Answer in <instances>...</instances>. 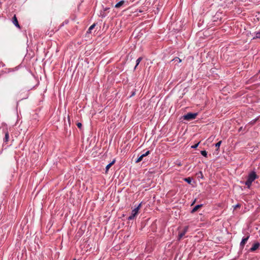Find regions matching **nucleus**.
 Returning <instances> with one entry per match:
<instances>
[{
	"label": "nucleus",
	"instance_id": "nucleus-1",
	"mask_svg": "<svg viewBox=\"0 0 260 260\" xmlns=\"http://www.w3.org/2000/svg\"><path fill=\"white\" fill-rule=\"evenodd\" d=\"M257 178H258V176L254 171H252L248 174L247 179L245 182V184L248 188H250L252 183Z\"/></svg>",
	"mask_w": 260,
	"mask_h": 260
},
{
	"label": "nucleus",
	"instance_id": "nucleus-2",
	"mask_svg": "<svg viewBox=\"0 0 260 260\" xmlns=\"http://www.w3.org/2000/svg\"><path fill=\"white\" fill-rule=\"evenodd\" d=\"M141 203L139 204L137 207H136L134 209L132 210L131 215L127 217V219L128 220H132L135 218V217L138 214L139 210L141 207Z\"/></svg>",
	"mask_w": 260,
	"mask_h": 260
},
{
	"label": "nucleus",
	"instance_id": "nucleus-3",
	"mask_svg": "<svg viewBox=\"0 0 260 260\" xmlns=\"http://www.w3.org/2000/svg\"><path fill=\"white\" fill-rule=\"evenodd\" d=\"M198 115L197 113H188L186 114L183 115V119L186 120H190L194 119Z\"/></svg>",
	"mask_w": 260,
	"mask_h": 260
},
{
	"label": "nucleus",
	"instance_id": "nucleus-4",
	"mask_svg": "<svg viewBox=\"0 0 260 260\" xmlns=\"http://www.w3.org/2000/svg\"><path fill=\"white\" fill-rule=\"evenodd\" d=\"M188 226H186L184 228L183 230L179 233L178 239V240H180L182 237L185 235V234L187 232L188 230Z\"/></svg>",
	"mask_w": 260,
	"mask_h": 260
},
{
	"label": "nucleus",
	"instance_id": "nucleus-5",
	"mask_svg": "<svg viewBox=\"0 0 260 260\" xmlns=\"http://www.w3.org/2000/svg\"><path fill=\"white\" fill-rule=\"evenodd\" d=\"M12 22L13 23V24L18 28L20 29L21 26H20L17 18L16 17V15H14V16L13 17L12 19Z\"/></svg>",
	"mask_w": 260,
	"mask_h": 260
},
{
	"label": "nucleus",
	"instance_id": "nucleus-6",
	"mask_svg": "<svg viewBox=\"0 0 260 260\" xmlns=\"http://www.w3.org/2000/svg\"><path fill=\"white\" fill-rule=\"evenodd\" d=\"M259 246H260V244L258 242H256L254 243L253 244V245L252 246V247L250 248L249 251L253 252V251H255L256 249H257Z\"/></svg>",
	"mask_w": 260,
	"mask_h": 260
},
{
	"label": "nucleus",
	"instance_id": "nucleus-7",
	"mask_svg": "<svg viewBox=\"0 0 260 260\" xmlns=\"http://www.w3.org/2000/svg\"><path fill=\"white\" fill-rule=\"evenodd\" d=\"M249 238V236H248L246 237H243L240 243V246L241 247V248H243L245 243L247 242V241H248V239Z\"/></svg>",
	"mask_w": 260,
	"mask_h": 260
},
{
	"label": "nucleus",
	"instance_id": "nucleus-8",
	"mask_svg": "<svg viewBox=\"0 0 260 260\" xmlns=\"http://www.w3.org/2000/svg\"><path fill=\"white\" fill-rule=\"evenodd\" d=\"M9 135L8 132L5 133V138L4 139V142L5 143H7L9 141Z\"/></svg>",
	"mask_w": 260,
	"mask_h": 260
},
{
	"label": "nucleus",
	"instance_id": "nucleus-9",
	"mask_svg": "<svg viewBox=\"0 0 260 260\" xmlns=\"http://www.w3.org/2000/svg\"><path fill=\"white\" fill-rule=\"evenodd\" d=\"M115 160H113L112 162L109 163L106 167V172H107L109 168L115 163Z\"/></svg>",
	"mask_w": 260,
	"mask_h": 260
},
{
	"label": "nucleus",
	"instance_id": "nucleus-10",
	"mask_svg": "<svg viewBox=\"0 0 260 260\" xmlns=\"http://www.w3.org/2000/svg\"><path fill=\"white\" fill-rule=\"evenodd\" d=\"M202 206V204L197 205H196L191 210V213L195 212L198 210L199 208Z\"/></svg>",
	"mask_w": 260,
	"mask_h": 260
},
{
	"label": "nucleus",
	"instance_id": "nucleus-11",
	"mask_svg": "<svg viewBox=\"0 0 260 260\" xmlns=\"http://www.w3.org/2000/svg\"><path fill=\"white\" fill-rule=\"evenodd\" d=\"M124 3V1H120V2H119L118 3H117L115 6V7L116 8H120L123 4Z\"/></svg>",
	"mask_w": 260,
	"mask_h": 260
},
{
	"label": "nucleus",
	"instance_id": "nucleus-12",
	"mask_svg": "<svg viewBox=\"0 0 260 260\" xmlns=\"http://www.w3.org/2000/svg\"><path fill=\"white\" fill-rule=\"evenodd\" d=\"M95 25L96 24L95 23H93L92 25H91L87 31V34H90L91 32V30L94 28Z\"/></svg>",
	"mask_w": 260,
	"mask_h": 260
},
{
	"label": "nucleus",
	"instance_id": "nucleus-13",
	"mask_svg": "<svg viewBox=\"0 0 260 260\" xmlns=\"http://www.w3.org/2000/svg\"><path fill=\"white\" fill-rule=\"evenodd\" d=\"M142 60V57H139L137 59V60H136V66L135 67V68H134L135 69H136L137 67L139 65V64L140 63V62H141V61Z\"/></svg>",
	"mask_w": 260,
	"mask_h": 260
},
{
	"label": "nucleus",
	"instance_id": "nucleus-14",
	"mask_svg": "<svg viewBox=\"0 0 260 260\" xmlns=\"http://www.w3.org/2000/svg\"><path fill=\"white\" fill-rule=\"evenodd\" d=\"M184 180L185 182H187L188 184H190V183H191V182L192 180V179L191 177H188V178H184Z\"/></svg>",
	"mask_w": 260,
	"mask_h": 260
},
{
	"label": "nucleus",
	"instance_id": "nucleus-15",
	"mask_svg": "<svg viewBox=\"0 0 260 260\" xmlns=\"http://www.w3.org/2000/svg\"><path fill=\"white\" fill-rule=\"evenodd\" d=\"M258 119V118L257 117V118L252 120L251 121H250L249 122V124H251V125H253V124H254L256 123V122L257 121Z\"/></svg>",
	"mask_w": 260,
	"mask_h": 260
},
{
	"label": "nucleus",
	"instance_id": "nucleus-16",
	"mask_svg": "<svg viewBox=\"0 0 260 260\" xmlns=\"http://www.w3.org/2000/svg\"><path fill=\"white\" fill-rule=\"evenodd\" d=\"M253 39H260V31L255 32V36Z\"/></svg>",
	"mask_w": 260,
	"mask_h": 260
},
{
	"label": "nucleus",
	"instance_id": "nucleus-17",
	"mask_svg": "<svg viewBox=\"0 0 260 260\" xmlns=\"http://www.w3.org/2000/svg\"><path fill=\"white\" fill-rule=\"evenodd\" d=\"M172 61H174L175 62H177L178 63H180L181 62V59H180L179 57H175L173 60Z\"/></svg>",
	"mask_w": 260,
	"mask_h": 260
},
{
	"label": "nucleus",
	"instance_id": "nucleus-18",
	"mask_svg": "<svg viewBox=\"0 0 260 260\" xmlns=\"http://www.w3.org/2000/svg\"><path fill=\"white\" fill-rule=\"evenodd\" d=\"M201 153L202 155H203L205 157H207V152L206 150H202L201 151Z\"/></svg>",
	"mask_w": 260,
	"mask_h": 260
},
{
	"label": "nucleus",
	"instance_id": "nucleus-19",
	"mask_svg": "<svg viewBox=\"0 0 260 260\" xmlns=\"http://www.w3.org/2000/svg\"><path fill=\"white\" fill-rule=\"evenodd\" d=\"M198 177H200L201 178L203 179L204 178V176L203 174V173L202 171H200L198 174Z\"/></svg>",
	"mask_w": 260,
	"mask_h": 260
},
{
	"label": "nucleus",
	"instance_id": "nucleus-20",
	"mask_svg": "<svg viewBox=\"0 0 260 260\" xmlns=\"http://www.w3.org/2000/svg\"><path fill=\"white\" fill-rule=\"evenodd\" d=\"M221 143H222V141H219L218 143L215 144V147H217V149H218L219 147H220Z\"/></svg>",
	"mask_w": 260,
	"mask_h": 260
},
{
	"label": "nucleus",
	"instance_id": "nucleus-21",
	"mask_svg": "<svg viewBox=\"0 0 260 260\" xmlns=\"http://www.w3.org/2000/svg\"><path fill=\"white\" fill-rule=\"evenodd\" d=\"M143 158V157H142V155L140 156L138 158V159L136 160V163H138V162H140V161L142 160Z\"/></svg>",
	"mask_w": 260,
	"mask_h": 260
},
{
	"label": "nucleus",
	"instance_id": "nucleus-22",
	"mask_svg": "<svg viewBox=\"0 0 260 260\" xmlns=\"http://www.w3.org/2000/svg\"><path fill=\"white\" fill-rule=\"evenodd\" d=\"M150 154V151L148 150L145 153L142 154L143 157H145L147 155H148Z\"/></svg>",
	"mask_w": 260,
	"mask_h": 260
},
{
	"label": "nucleus",
	"instance_id": "nucleus-23",
	"mask_svg": "<svg viewBox=\"0 0 260 260\" xmlns=\"http://www.w3.org/2000/svg\"><path fill=\"white\" fill-rule=\"evenodd\" d=\"M199 143H200V142L198 143L197 144H196L194 145L191 146V148H193V149L197 148L198 147V146H199Z\"/></svg>",
	"mask_w": 260,
	"mask_h": 260
},
{
	"label": "nucleus",
	"instance_id": "nucleus-24",
	"mask_svg": "<svg viewBox=\"0 0 260 260\" xmlns=\"http://www.w3.org/2000/svg\"><path fill=\"white\" fill-rule=\"evenodd\" d=\"M77 125L78 127V128H81L82 126V123H80V122H78V123L77 124Z\"/></svg>",
	"mask_w": 260,
	"mask_h": 260
},
{
	"label": "nucleus",
	"instance_id": "nucleus-25",
	"mask_svg": "<svg viewBox=\"0 0 260 260\" xmlns=\"http://www.w3.org/2000/svg\"><path fill=\"white\" fill-rule=\"evenodd\" d=\"M241 207V205L240 204H237L234 206V209L240 208Z\"/></svg>",
	"mask_w": 260,
	"mask_h": 260
},
{
	"label": "nucleus",
	"instance_id": "nucleus-26",
	"mask_svg": "<svg viewBox=\"0 0 260 260\" xmlns=\"http://www.w3.org/2000/svg\"><path fill=\"white\" fill-rule=\"evenodd\" d=\"M74 260H76L75 259H74Z\"/></svg>",
	"mask_w": 260,
	"mask_h": 260
}]
</instances>
